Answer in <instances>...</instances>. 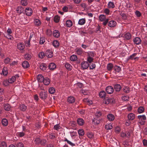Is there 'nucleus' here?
<instances>
[{
    "mask_svg": "<svg viewBox=\"0 0 147 147\" xmlns=\"http://www.w3.org/2000/svg\"><path fill=\"white\" fill-rule=\"evenodd\" d=\"M1 123L3 126H6L8 125V120L4 118L2 119Z\"/></svg>",
    "mask_w": 147,
    "mask_h": 147,
    "instance_id": "412c9836",
    "label": "nucleus"
},
{
    "mask_svg": "<svg viewBox=\"0 0 147 147\" xmlns=\"http://www.w3.org/2000/svg\"><path fill=\"white\" fill-rule=\"evenodd\" d=\"M9 82L10 84H12L16 80L14 76H12L11 78H9L8 79Z\"/></svg>",
    "mask_w": 147,
    "mask_h": 147,
    "instance_id": "72a5a7b5",
    "label": "nucleus"
},
{
    "mask_svg": "<svg viewBox=\"0 0 147 147\" xmlns=\"http://www.w3.org/2000/svg\"><path fill=\"white\" fill-rule=\"evenodd\" d=\"M10 61V59L9 58H7L4 60V62L5 64H8Z\"/></svg>",
    "mask_w": 147,
    "mask_h": 147,
    "instance_id": "0e129e2a",
    "label": "nucleus"
},
{
    "mask_svg": "<svg viewBox=\"0 0 147 147\" xmlns=\"http://www.w3.org/2000/svg\"><path fill=\"white\" fill-rule=\"evenodd\" d=\"M64 141L65 142H66L68 144H69L70 145L72 146H75V144H74L72 143L71 141L68 140L66 138H65Z\"/></svg>",
    "mask_w": 147,
    "mask_h": 147,
    "instance_id": "49530a36",
    "label": "nucleus"
},
{
    "mask_svg": "<svg viewBox=\"0 0 147 147\" xmlns=\"http://www.w3.org/2000/svg\"><path fill=\"white\" fill-rule=\"evenodd\" d=\"M42 82L45 85H48L50 82V80L48 78H44Z\"/></svg>",
    "mask_w": 147,
    "mask_h": 147,
    "instance_id": "a211bd4d",
    "label": "nucleus"
},
{
    "mask_svg": "<svg viewBox=\"0 0 147 147\" xmlns=\"http://www.w3.org/2000/svg\"><path fill=\"white\" fill-rule=\"evenodd\" d=\"M113 65L112 64L109 63L107 64V69L108 71H111L113 69Z\"/></svg>",
    "mask_w": 147,
    "mask_h": 147,
    "instance_id": "7c9ffc66",
    "label": "nucleus"
},
{
    "mask_svg": "<svg viewBox=\"0 0 147 147\" xmlns=\"http://www.w3.org/2000/svg\"><path fill=\"white\" fill-rule=\"evenodd\" d=\"M107 7L109 8H113L115 7V5L113 2L110 1L107 4Z\"/></svg>",
    "mask_w": 147,
    "mask_h": 147,
    "instance_id": "4be33fe9",
    "label": "nucleus"
},
{
    "mask_svg": "<svg viewBox=\"0 0 147 147\" xmlns=\"http://www.w3.org/2000/svg\"><path fill=\"white\" fill-rule=\"evenodd\" d=\"M34 23L35 25L39 26L41 24V22L39 20L35 19L34 21Z\"/></svg>",
    "mask_w": 147,
    "mask_h": 147,
    "instance_id": "58836bf2",
    "label": "nucleus"
},
{
    "mask_svg": "<svg viewBox=\"0 0 147 147\" xmlns=\"http://www.w3.org/2000/svg\"><path fill=\"white\" fill-rule=\"evenodd\" d=\"M46 55L49 58H51L53 56V53L50 50H48L46 52Z\"/></svg>",
    "mask_w": 147,
    "mask_h": 147,
    "instance_id": "423d86ee",
    "label": "nucleus"
},
{
    "mask_svg": "<svg viewBox=\"0 0 147 147\" xmlns=\"http://www.w3.org/2000/svg\"><path fill=\"white\" fill-rule=\"evenodd\" d=\"M78 133L81 136H83L84 134V130L82 129H80L78 131Z\"/></svg>",
    "mask_w": 147,
    "mask_h": 147,
    "instance_id": "c03bdc74",
    "label": "nucleus"
},
{
    "mask_svg": "<svg viewBox=\"0 0 147 147\" xmlns=\"http://www.w3.org/2000/svg\"><path fill=\"white\" fill-rule=\"evenodd\" d=\"M92 121L94 124L96 125L99 124L100 121L99 119H95L93 120Z\"/></svg>",
    "mask_w": 147,
    "mask_h": 147,
    "instance_id": "de8ad7c7",
    "label": "nucleus"
},
{
    "mask_svg": "<svg viewBox=\"0 0 147 147\" xmlns=\"http://www.w3.org/2000/svg\"><path fill=\"white\" fill-rule=\"evenodd\" d=\"M141 42V39L139 37H136L134 39V42L136 45L140 44Z\"/></svg>",
    "mask_w": 147,
    "mask_h": 147,
    "instance_id": "9d476101",
    "label": "nucleus"
},
{
    "mask_svg": "<svg viewBox=\"0 0 147 147\" xmlns=\"http://www.w3.org/2000/svg\"><path fill=\"white\" fill-rule=\"evenodd\" d=\"M116 22L114 20H111L109 22L108 25L111 27H114L116 25Z\"/></svg>",
    "mask_w": 147,
    "mask_h": 147,
    "instance_id": "6e6552de",
    "label": "nucleus"
},
{
    "mask_svg": "<svg viewBox=\"0 0 147 147\" xmlns=\"http://www.w3.org/2000/svg\"><path fill=\"white\" fill-rule=\"evenodd\" d=\"M48 67L50 70H53L56 68V65L54 63H51L49 65Z\"/></svg>",
    "mask_w": 147,
    "mask_h": 147,
    "instance_id": "2eb2a0df",
    "label": "nucleus"
},
{
    "mask_svg": "<svg viewBox=\"0 0 147 147\" xmlns=\"http://www.w3.org/2000/svg\"><path fill=\"white\" fill-rule=\"evenodd\" d=\"M61 128V127L59 124L56 125L54 127V129L57 131H58Z\"/></svg>",
    "mask_w": 147,
    "mask_h": 147,
    "instance_id": "4d7b16f0",
    "label": "nucleus"
},
{
    "mask_svg": "<svg viewBox=\"0 0 147 147\" xmlns=\"http://www.w3.org/2000/svg\"><path fill=\"white\" fill-rule=\"evenodd\" d=\"M45 41V38L43 37H40V43L41 44H42Z\"/></svg>",
    "mask_w": 147,
    "mask_h": 147,
    "instance_id": "e2e57ef3",
    "label": "nucleus"
},
{
    "mask_svg": "<svg viewBox=\"0 0 147 147\" xmlns=\"http://www.w3.org/2000/svg\"><path fill=\"white\" fill-rule=\"evenodd\" d=\"M41 140L38 138H36L34 140V142L36 144H38L40 143Z\"/></svg>",
    "mask_w": 147,
    "mask_h": 147,
    "instance_id": "8fccbe9b",
    "label": "nucleus"
},
{
    "mask_svg": "<svg viewBox=\"0 0 147 147\" xmlns=\"http://www.w3.org/2000/svg\"><path fill=\"white\" fill-rule=\"evenodd\" d=\"M124 101H127L129 100V97L127 96H123L121 98Z\"/></svg>",
    "mask_w": 147,
    "mask_h": 147,
    "instance_id": "bf43d9fd",
    "label": "nucleus"
},
{
    "mask_svg": "<svg viewBox=\"0 0 147 147\" xmlns=\"http://www.w3.org/2000/svg\"><path fill=\"white\" fill-rule=\"evenodd\" d=\"M76 53L78 55H81L83 53V51L82 49L81 48H77L75 50Z\"/></svg>",
    "mask_w": 147,
    "mask_h": 147,
    "instance_id": "4468645a",
    "label": "nucleus"
},
{
    "mask_svg": "<svg viewBox=\"0 0 147 147\" xmlns=\"http://www.w3.org/2000/svg\"><path fill=\"white\" fill-rule=\"evenodd\" d=\"M17 47L19 50H22L24 48V45L23 43H19L17 45Z\"/></svg>",
    "mask_w": 147,
    "mask_h": 147,
    "instance_id": "f8f14e48",
    "label": "nucleus"
},
{
    "mask_svg": "<svg viewBox=\"0 0 147 147\" xmlns=\"http://www.w3.org/2000/svg\"><path fill=\"white\" fill-rule=\"evenodd\" d=\"M2 73L4 76H6L8 74V71L6 68H3L2 71Z\"/></svg>",
    "mask_w": 147,
    "mask_h": 147,
    "instance_id": "3c124183",
    "label": "nucleus"
},
{
    "mask_svg": "<svg viewBox=\"0 0 147 147\" xmlns=\"http://www.w3.org/2000/svg\"><path fill=\"white\" fill-rule=\"evenodd\" d=\"M86 22L85 18H82L80 19L78 22V24L80 25L84 24Z\"/></svg>",
    "mask_w": 147,
    "mask_h": 147,
    "instance_id": "e433bc0d",
    "label": "nucleus"
},
{
    "mask_svg": "<svg viewBox=\"0 0 147 147\" xmlns=\"http://www.w3.org/2000/svg\"><path fill=\"white\" fill-rule=\"evenodd\" d=\"M20 110L23 111H25L26 109V106L23 104L20 105Z\"/></svg>",
    "mask_w": 147,
    "mask_h": 147,
    "instance_id": "4c0bfd02",
    "label": "nucleus"
},
{
    "mask_svg": "<svg viewBox=\"0 0 147 147\" xmlns=\"http://www.w3.org/2000/svg\"><path fill=\"white\" fill-rule=\"evenodd\" d=\"M44 78L43 76L40 74L38 75L37 77L38 81L40 82H42Z\"/></svg>",
    "mask_w": 147,
    "mask_h": 147,
    "instance_id": "393cba45",
    "label": "nucleus"
},
{
    "mask_svg": "<svg viewBox=\"0 0 147 147\" xmlns=\"http://www.w3.org/2000/svg\"><path fill=\"white\" fill-rule=\"evenodd\" d=\"M81 65L83 69H86L88 67L89 64L87 62L84 61L82 63Z\"/></svg>",
    "mask_w": 147,
    "mask_h": 147,
    "instance_id": "39448f33",
    "label": "nucleus"
},
{
    "mask_svg": "<svg viewBox=\"0 0 147 147\" xmlns=\"http://www.w3.org/2000/svg\"><path fill=\"white\" fill-rule=\"evenodd\" d=\"M53 35L56 38L59 37L60 35L59 31L57 30H55L53 31Z\"/></svg>",
    "mask_w": 147,
    "mask_h": 147,
    "instance_id": "dca6fc26",
    "label": "nucleus"
},
{
    "mask_svg": "<svg viewBox=\"0 0 147 147\" xmlns=\"http://www.w3.org/2000/svg\"><path fill=\"white\" fill-rule=\"evenodd\" d=\"M124 36L125 39L127 40H128L131 38V35L129 33H127L124 35Z\"/></svg>",
    "mask_w": 147,
    "mask_h": 147,
    "instance_id": "c9c22d12",
    "label": "nucleus"
},
{
    "mask_svg": "<svg viewBox=\"0 0 147 147\" xmlns=\"http://www.w3.org/2000/svg\"><path fill=\"white\" fill-rule=\"evenodd\" d=\"M123 90L124 92L127 93H129L130 92L129 88L127 87H124Z\"/></svg>",
    "mask_w": 147,
    "mask_h": 147,
    "instance_id": "6e6d98bb",
    "label": "nucleus"
},
{
    "mask_svg": "<svg viewBox=\"0 0 147 147\" xmlns=\"http://www.w3.org/2000/svg\"><path fill=\"white\" fill-rule=\"evenodd\" d=\"M144 111V108L142 107H140L138 109V111L139 113H142Z\"/></svg>",
    "mask_w": 147,
    "mask_h": 147,
    "instance_id": "37998d69",
    "label": "nucleus"
},
{
    "mask_svg": "<svg viewBox=\"0 0 147 147\" xmlns=\"http://www.w3.org/2000/svg\"><path fill=\"white\" fill-rule=\"evenodd\" d=\"M60 20V18L57 16H55L54 18V21L56 23L58 22Z\"/></svg>",
    "mask_w": 147,
    "mask_h": 147,
    "instance_id": "a18cd8bd",
    "label": "nucleus"
},
{
    "mask_svg": "<svg viewBox=\"0 0 147 147\" xmlns=\"http://www.w3.org/2000/svg\"><path fill=\"white\" fill-rule=\"evenodd\" d=\"M25 12L26 15L30 16L32 15L33 11L31 8L27 7L25 9Z\"/></svg>",
    "mask_w": 147,
    "mask_h": 147,
    "instance_id": "7ed1b4c3",
    "label": "nucleus"
},
{
    "mask_svg": "<svg viewBox=\"0 0 147 147\" xmlns=\"http://www.w3.org/2000/svg\"><path fill=\"white\" fill-rule=\"evenodd\" d=\"M22 66L24 68H26L29 67V64L27 61H24L22 63Z\"/></svg>",
    "mask_w": 147,
    "mask_h": 147,
    "instance_id": "b1692460",
    "label": "nucleus"
},
{
    "mask_svg": "<svg viewBox=\"0 0 147 147\" xmlns=\"http://www.w3.org/2000/svg\"><path fill=\"white\" fill-rule=\"evenodd\" d=\"M106 93L105 91H102L99 93L100 96L102 98H104L106 96Z\"/></svg>",
    "mask_w": 147,
    "mask_h": 147,
    "instance_id": "f704fd0d",
    "label": "nucleus"
},
{
    "mask_svg": "<svg viewBox=\"0 0 147 147\" xmlns=\"http://www.w3.org/2000/svg\"><path fill=\"white\" fill-rule=\"evenodd\" d=\"M40 68L42 70L44 71L46 70L47 68V65L45 63H42L40 65Z\"/></svg>",
    "mask_w": 147,
    "mask_h": 147,
    "instance_id": "bb28decb",
    "label": "nucleus"
},
{
    "mask_svg": "<svg viewBox=\"0 0 147 147\" xmlns=\"http://www.w3.org/2000/svg\"><path fill=\"white\" fill-rule=\"evenodd\" d=\"M70 59L71 61H75L77 60V57L76 55H73L70 57Z\"/></svg>",
    "mask_w": 147,
    "mask_h": 147,
    "instance_id": "473e14b6",
    "label": "nucleus"
},
{
    "mask_svg": "<svg viewBox=\"0 0 147 147\" xmlns=\"http://www.w3.org/2000/svg\"><path fill=\"white\" fill-rule=\"evenodd\" d=\"M21 3L22 5L25 6L28 4V3L27 0H21Z\"/></svg>",
    "mask_w": 147,
    "mask_h": 147,
    "instance_id": "5fc2aeb1",
    "label": "nucleus"
},
{
    "mask_svg": "<svg viewBox=\"0 0 147 147\" xmlns=\"http://www.w3.org/2000/svg\"><path fill=\"white\" fill-rule=\"evenodd\" d=\"M16 135L18 137H22L24 136L25 133L23 132H19L16 133Z\"/></svg>",
    "mask_w": 147,
    "mask_h": 147,
    "instance_id": "09e8293b",
    "label": "nucleus"
},
{
    "mask_svg": "<svg viewBox=\"0 0 147 147\" xmlns=\"http://www.w3.org/2000/svg\"><path fill=\"white\" fill-rule=\"evenodd\" d=\"M127 117L129 120H133L135 118V115L133 113H130L128 114Z\"/></svg>",
    "mask_w": 147,
    "mask_h": 147,
    "instance_id": "f3484780",
    "label": "nucleus"
},
{
    "mask_svg": "<svg viewBox=\"0 0 147 147\" xmlns=\"http://www.w3.org/2000/svg\"><path fill=\"white\" fill-rule=\"evenodd\" d=\"M135 14L137 17H140L141 15V13L138 11H136L135 12Z\"/></svg>",
    "mask_w": 147,
    "mask_h": 147,
    "instance_id": "69168bd1",
    "label": "nucleus"
},
{
    "mask_svg": "<svg viewBox=\"0 0 147 147\" xmlns=\"http://www.w3.org/2000/svg\"><path fill=\"white\" fill-rule=\"evenodd\" d=\"M30 40L29 39L28 41L26 40L25 42V44L26 46L27 47H29L30 46Z\"/></svg>",
    "mask_w": 147,
    "mask_h": 147,
    "instance_id": "338daca9",
    "label": "nucleus"
},
{
    "mask_svg": "<svg viewBox=\"0 0 147 147\" xmlns=\"http://www.w3.org/2000/svg\"><path fill=\"white\" fill-rule=\"evenodd\" d=\"M3 84L4 86H7L9 85V81L8 80H5L3 81Z\"/></svg>",
    "mask_w": 147,
    "mask_h": 147,
    "instance_id": "680f3d73",
    "label": "nucleus"
},
{
    "mask_svg": "<svg viewBox=\"0 0 147 147\" xmlns=\"http://www.w3.org/2000/svg\"><path fill=\"white\" fill-rule=\"evenodd\" d=\"M49 91L50 94H53L55 93V90L54 88L52 87L49 88Z\"/></svg>",
    "mask_w": 147,
    "mask_h": 147,
    "instance_id": "79ce46f5",
    "label": "nucleus"
},
{
    "mask_svg": "<svg viewBox=\"0 0 147 147\" xmlns=\"http://www.w3.org/2000/svg\"><path fill=\"white\" fill-rule=\"evenodd\" d=\"M67 101L70 103H74L75 100V98L72 96L68 97L67 98Z\"/></svg>",
    "mask_w": 147,
    "mask_h": 147,
    "instance_id": "9b49d317",
    "label": "nucleus"
},
{
    "mask_svg": "<svg viewBox=\"0 0 147 147\" xmlns=\"http://www.w3.org/2000/svg\"><path fill=\"white\" fill-rule=\"evenodd\" d=\"M24 8L21 6H19L16 9V11L18 13L21 14L24 13Z\"/></svg>",
    "mask_w": 147,
    "mask_h": 147,
    "instance_id": "0eeeda50",
    "label": "nucleus"
},
{
    "mask_svg": "<svg viewBox=\"0 0 147 147\" xmlns=\"http://www.w3.org/2000/svg\"><path fill=\"white\" fill-rule=\"evenodd\" d=\"M65 67L68 70L70 71L71 70L72 67L71 65L68 63H65Z\"/></svg>",
    "mask_w": 147,
    "mask_h": 147,
    "instance_id": "a878e982",
    "label": "nucleus"
},
{
    "mask_svg": "<svg viewBox=\"0 0 147 147\" xmlns=\"http://www.w3.org/2000/svg\"><path fill=\"white\" fill-rule=\"evenodd\" d=\"M139 119V123L141 125H143L144 124L146 120V117L145 115H139L138 117Z\"/></svg>",
    "mask_w": 147,
    "mask_h": 147,
    "instance_id": "f257e3e1",
    "label": "nucleus"
},
{
    "mask_svg": "<svg viewBox=\"0 0 147 147\" xmlns=\"http://www.w3.org/2000/svg\"><path fill=\"white\" fill-rule=\"evenodd\" d=\"M32 57V55L30 54H26L24 55V58L26 59L29 60Z\"/></svg>",
    "mask_w": 147,
    "mask_h": 147,
    "instance_id": "a19ab883",
    "label": "nucleus"
},
{
    "mask_svg": "<svg viewBox=\"0 0 147 147\" xmlns=\"http://www.w3.org/2000/svg\"><path fill=\"white\" fill-rule=\"evenodd\" d=\"M114 88L115 90L117 92H119L121 89V87L119 84H116L115 85Z\"/></svg>",
    "mask_w": 147,
    "mask_h": 147,
    "instance_id": "6ab92c4d",
    "label": "nucleus"
},
{
    "mask_svg": "<svg viewBox=\"0 0 147 147\" xmlns=\"http://www.w3.org/2000/svg\"><path fill=\"white\" fill-rule=\"evenodd\" d=\"M137 54V53H134L133 54L128 58V59L131 60H133L134 59L135 60H136V59L138 60L139 59V57H135L136 56Z\"/></svg>",
    "mask_w": 147,
    "mask_h": 147,
    "instance_id": "1a4fd4ad",
    "label": "nucleus"
},
{
    "mask_svg": "<svg viewBox=\"0 0 147 147\" xmlns=\"http://www.w3.org/2000/svg\"><path fill=\"white\" fill-rule=\"evenodd\" d=\"M39 95L40 98L42 100H45L47 97V94L45 91H41Z\"/></svg>",
    "mask_w": 147,
    "mask_h": 147,
    "instance_id": "f03ea898",
    "label": "nucleus"
},
{
    "mask_svg": "<svg viewBox=\"0 0 147 147\" xmlns=\"http://www.w3.org/2000/svg\"><path fill=\"white\" fill-rule=\"evenodd\" d=\"M107 118L110 121H113L115 119L114 115L112 114H109L107 115Z\"/></svg>",
    "mask_w": 147,
    "mask_h": 147,
    "instance_id": "ddd939ff",
    "label": "nucleus"
},
{
    "mask_svg": "<svg viewBox=\"0 0 147 147\" xmlns=\"http://www.w3.org/2000/svg\"><path fill=\"white\" fill-rule=\"evenodd\" d=\"M105 127L107 130H111L112 129L113 126L111 123H107L105 125Z\"/></svg>",
    "mask_w": 147,
    "mask_h": 147,
    "instance_id": "cd10ccee",
    "label": "nucleus"
},
{
    "mask_svg": "<svg viewBox=\"0 0 147 147\" xmlns=\"http://www.w3.org/2000/svg\"><path fill=\"white\" fill-rule=\"evenodd\" d=\"M77 122L78 124L80 125H82L84 123V120L80 118H78L77 120Z\"/></svg>",
    "mask_w": 147,
    "mask_h": 147,
    "instance_id": "aec40b11",
    "label": "nucleus"
},
{
    "mask_svg": "<svg viewBox=\"0 0 147 147\" xmlns=\"http://www.w3.org/2000/svg\"><path fill=\"white\" fill-rule=\"evenodd\" d=\"M65 25L67 27H70L72 26V22L70 20H67L65 22Z\"/></svg>",
    "mask_w": 147,
    "mask_h": 147,
    "instance_id": "5701e85b",
    "label": "nucleus"
},
{
    "mask_svg": "<svg viewBox=\"0 0 147 147\" xmlns=\"http://www.w3.org/2000/svg\"><path fill=\"white\" fill-rule=\"evenodd\" d=\"M53 45L55 48L58 47L59 46V43L57 40H54L52 42Z\"/></svg>",
    "mask_w": 147,
    "mask_h": 147,
    "instance_id": "c756f323",
    "label": "nucleus"
},
{
    "mask_svg": "<svg viewBox=\"0 0 147 147\" xmlns=\"http://www.w3.org/2000/svg\"><path fill=\"white\" fill-rule=\"evenodd\" d=\"M39 57L42 59L45 56V54L43 52H41L38 54Z\"/></svg>",
    "mask_w": 147,
    "mask_h": 147,
    "instance_id": "864d4df0",
    "label": "nucleus"
},
{
    "mask_svg": "<svg viewBox=\"0 0 147 147\" xmlns=\"http://www.w3.org/2000/svg\"><path fill=\"white\" fill-rule=\"evenodd\" d=\"M111 100L110 98L108 97H105L103 100V102L106 104H108L110 102Z\"/></svg>",
    "mask_w": 147,
    "mask_h": 147,
    "instance_id": "2f4dec72",
    "label": "nucleus"
},
{
    "mask_svg": "<svg viewBox=\"0 0 147 147\" xmlns=\"http://www.w3.org/2000/svg\"><path fill=\"white\" fill-rule=\"evenodd\" d=\"M104 12L107 15H109L110 13V11L109 9L107 8L104 9Z\"/></svg>",
    "mask_w": 147,
    "mask_h": 147,
    "instance_id": "13d9d810",
    "label": "nucleus"
},
{
    "mask_svg": "<svg viewBox=\"0 0 147 147\" xmlns=\"http://www.w3.org/2000/svg\"><path fill=\"white\" fill-rule=\"evenodd\" d=\"M87 136L89 138H93L94 135L92 132H88Z\"/></svg>",
    "mask_w": 147,
    "mask_h": 147,
    "instance_id": "052dcab7",
    "label": "nucleus"
},
{
    "mask_svg": "<svg viewBox=\"0 0 147 147\" xmlns=\"http://www.w3.org/2000/svg\"><path fill=\"white\" fill-rule=\"evenodd\" d=\"M99 19L101 21L103 22L106 20V16L104 15H101L99 16Z\"/></svg>",
    "mask_w": 147,
    "mask_h": 147,
    "instance_id": "ea45409f",
    "label": "nucleus"
},
{
    "mask_svg": "<svg viewBox=\"0 0 147 147\" xmlns=\"http://www.w3.org/2000/svg\"><path fill=\"white\" fill-rule=\"evenodd\" d=\"M114 69L116 72H118L120 71L121 68L119 66H115L114 67Z\"/></svg>",
    "mask_w": 147,
    "mask_h": 147,
    "instance_id": "603ef678",
    "label": "nucleus"
},
{
    "mask_svg": "<svg viewBox=\"0 0 147 147\" xmlns=\"http://www.w3.org/2000/svg\"><path fill=\"white\" fill-rule=\"evenodd\" d=\"M4 109L6 111H9L11 109V107L8 104H6L4 105Z\"/></svg>",
    "mask_w": 147,
    "mask_h": 147,
    "instance_id": "c85d7f7f",
    "label": "nucleus"
},
{
    "mask_svg": "<svg viewBox=\"0 0 147 147\" xmlns=\"http://www.w3.org/2000/svg\"><path fill=\"white\" fill-rule=\"evenodd\" d=\"M17 147H24V144L22 142H19L16 145Z\"/></svg>",
    "mask_w": 147,
    "mask_h": 147,
    "instance_id": "774afa93",
    "label": "nucleus"
},
{
    "mask_svg": "<svg viewBox=\"0 0 147 147\" xmlns=\"http://www.w3.org/2000/svg\"><path fill=\"white\" fill-rule=\"evenodd\" d=\"M106 91L107 93L109 94H112L114 91V89L111 86H108L106 89Z\"/></svg>",
    "mask_w": 147,
    "mask_h": 147,
    "instance_id": "20e7f679",
    "label": "nucleus"
}]
</instances>
